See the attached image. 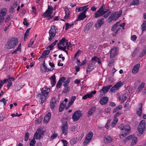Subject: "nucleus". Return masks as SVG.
Segmentation results:
<instances>
[{"instance_id": "31", "label": "nucleus", "mask_w": 146, "mask_h": 146, "mask_svg": "<svg viewBox=\"0 0 146 146\" xmlns=\"http://www.w3.org/2000/svg\"><path fill=\"white\" fill-rule=\"evenodd\" d=\"M50 53V50H44L42 53L41 57L42 58H45L46 55H48Z\"/></svg>"}, {"instance_id": "53", "label": "nucleus", "mask_w": 146, "mask_h": 146, "mask_svg": "<svg viewBox=\"0 0 146 146\" xmlns=\"http://www.w3.org/2000/svg\"><path fill=\"white\" fill-rule=\"evenodd\" d=\"M76 99V97L75 96H72L71 98V99L70 100V102L72 104L74 102V101Z\"/></svg>"}, {"instance_id": "20", "label": "nucleus", "mask_w": 146, "mask_h": 146, "mask_svg": "<svg viewBox=\"0 0 146 146\" xmlns=\"http://www.w3.org/2000/svg\"><path fill=\"white\" fill-rule=\"evenodd\" d=\"M138 106L139 108H137L136 112L137 114L139 116H141L142 114V103H139Z\"/></svg>"}, {"instance_id": "59", "label": "nucleus", "mask_w": 146, "mask_h": 146, "mask_svg": "<svg viewBox=\"0 0 146 146\" xmlns=\"http://www.w3.org/2000/svg\"><path fill=\"white\" fill-rule=\"evenodd\" d=\"M66 78L64 77H62L59 80V81L61 82V83H62L65 80Z\"/></svg>"}, {"instance_id": "60", "label": "nucleus", "mask_w": 146, "mask_h": 146, "mask_svg": "<svg viewBox=\"0 0 146 146\" xmlns=\"http://www.w3.org/2000/svg\"><path fill=\"white\" fill-rule=\"evenodd\" d=\"M22 115V114L21 113L18 114L17 113H16V114L15 113H13L11 115L12 116V117H15L16 116H17L18 117H19L21 116Z\"/></svg>"}, {"instance_id": "42", "label": "nucleus", "mask_w": 146, "mask_h": 146, "mask_svg": "<svg viewBox=\"0 0 146 146\" xmlns=\"http://www.w3.org/2000/svg\"><path fill=\"white\" fill-rule=\"evenodd\" d=\"M42 118L41 116H40L38 119L36 120L35 122L36 124V125H38L42 122Z\"/></svg>"}, {"instance_id": "48", "label": "nucleus", "mask_w": 146, "mask_h": 146, "mask_svg": "<svg viewBox=\"0 0 146 146\" xmlns=\"http://www.w3.org/2000/svg\"><path fill=\"white\" fill-rule=\"evenodd\" d=\"M8 101L7 100H6L5 98H3V99H1L0 101V104L3 102L4 103L3 106H5L7 103V102Z\"/></svg>"}, {"instance_id": "2", "label": "nucleus", "mask_w": 146, "mask_h": 146, "mask_svg": "<svg viewBox=\"0 0 146 146\" xmlns=\"http://www.w3.org/2000/svg\"><path fill=\"white\" fill-rule=\"evenodd\" d=\"M57 46L58 49L60 50H65V48L67 47V50H68V47L69 46L68 44V40L65 37H63L59 40Z\"/></svg>"}, {"instance_id": "41", "label": "nucleus", "mask_w": 146, "mask_h": 146, "mask_svg": "<svg viewBox=\"0 0 146 146\" xmlns=\"http://www.w3.org/2000/svg\"><path fill=\"white\" fill-rule=\"evenodd\" d=\"M46 96H42V95H40V104H42L43 103L45 102V100L46 99Z\"/></svg>"}, {"instance_id": "36", "label": "nucleus", "mask_w": 146, "mask_h": 146, "mask_svg": "<svg viewBox=\"0 0 146 146\" xmlns=\"http://www.w3.org/2000/svg\"><path fill=\"white\" fill-rule=\"evenodd\" d=\"M122 108V106L119 105L114 109L113 111V113H115L118 111L121 110Z\"/></svg>"}, {"instance_id": "55", "label": "nucleus", "mask_w": 146, "mask_h": 146, "mask_svg": "<svg viewBox=\"0 0 146 146\" xmlns=\"http://www.w3.org/2000/svg\"><path fill=\"white\" fill-rule=\"evenodd\" d=\"M92 25V23H88L86 25V29H89L91 27Z\"/></svg>"}, {"instance_id": "22", "label": "nucleus", "mask_w": 146, "mask_h": 146, "mask_svg": "<svg viewBox=\"0 0 146 146\" xmlns=\"http://www.w3.org/2000/svg\"><path fill=\"white\" fill-rule=\"evenodd\" d=\"M104 19L102 18L100 20H98L97 23L95 25V27L96 28H99L100 27L104 24Z\"/></svg>"}, {"instance_id": "50", "label": "nucleus", "mask_w": 146, "mask_h": 146, "mask_svg": "<svg viewBox=\"0 0 146 146\" xmlns=\"http://www.w3.org/2000/svg\"><path fill=\"white\" fill-rule=\"evenodd\" d=\"M129 102H126L124 105V108L126 110H129Z\"/></svg>"}, {"instance_id": "51", "label": "nucleus", "mask_w": 146, "mask_h": 146, "mask_svg": "<svg viewBox=\"0 0 146 146\" xmlns=\"http://www.w3.org/2000/svg\"><path fill=\"white\" fill-rule=\"evenodd\" d=\"M77 141L76 138H74L71 139L70 141V144L72 145H73L75 144Z\"/></svg>"}, {"instance_id": "47", "label": "nucleus", "mask_w": 146, "mask_h": 146, "mask_svg": "<svg viewBox=\"0 0 146 146\" xmlns=\"http://www.w3.org/2000/svg\"><path fill=\"white\" fill-rule=\"evenodd\" d=\"M36 143V141L34 139H32L30 142L29 145L30 146H34Z\"/></svg>"}, {"instance_id": "15", "label": "nucleus", "mask_w": 146, "mask_h": 146, "mask_svg": "<svg viewBox=\"0 0 146 146\" xmlns=\"http://www.w3.org/2000/svg\"><path fill=\"white\" fill-rule=\"evenodd\" d=\"M117 48L116 47H114L112 48L110 52V58H114L117 54Z\"/></svg>"}, {"instance_id": "29", "label": "nucleus", "mask_w": 146, "mask_h": 146, "mask_svg": "<svg viewBox=\"0 0 146 146\" xmlns=\"http://www.w3.org/2000/svg\"><path fill=\"white\" fill-rule=\"evenodd\" d=\"M134 136V135H130L127 137H126L123 140L124 143H125L126 142L132 139L133 138V136Z\"/></svg>"}, {"instance_id": "3", "label": "nucleus", "mask_w": 146, "mask_h": 146, "mask_svg": "<svg viewBox=\"0 0 146 146\" xmlns=\"http://www.w3.org/2000/svg\"><path fill=\"white\" fill-rule=\"evenodd\" d=\"M18 40L16 38H13L8 40L5 45L6 48L8 49H11L14 48L17 44Z\"/></svg>"}, {"instance_id": "56", "label": "nucleus", "mask_w": 146, "mask_h": 146, "mask_svg": "<svg viewBox=\"0 0 146 146\" xmlns=\"http://www.w3.org/2000/svg\"><path fill=\"white\" fill-rule=\"evenodd\" d=\"M139 52V50L136 48L132 54V56H134L135 55Z\"/></svg>"}, {"instance_id": "28", "label": "nucleus", "mask_w": 146, "mask_h": 146, "mask_svg": "<svg viewBox=\"0 0 146 146\" xmlns=\"http://www.w3.org/2000/svg\"><path fill=\"white\" fill-rule=\"evenodd\" d=\"M96 109V108L95 107H93L91 108L90 110L88 111V117H90L94 113Z\"/></svg>"}, {"instance_id": "17", "label": "nucleus", "mask_w": 146, "mask_h": 146, "mask_svg": "<svg viewBox=\"0 0 146 146\" xmlns=\"http://www.w3.org/2000/svg\"><path fill=\"white\" fill-rule=\"evenodd\" d=\"M56 100L54 98H52L50 104V108L53 110L56 106Z\"/></svg>"}, {"instance_id": "34", "label": "nucleus", "mask_w": 146, "mask_h": 146, "mask_svg": "<svg viewBox=\"0 0 146 146\" xmlns=\"http://www.w3.org/2000/svg\"><path fill=\"white\" fill-rule=\"evenodd\" d=\"M95 62H94V63H95ZM92 64H89L88 66V68L89 69H90V70H89V72H90L94 68V66L93 65V64L94 63V62L92 61ZM88 70H87V73L88 72Z\"/></svg>"}, {"instance_id": "54", "label": "nucleus", "mask_w": 146, "mask_h": 146, "mask_svg": "<svg viewBox=\"0 0 146 146\" xmlns=\"http://www.w3.org/2000/svg\"><path fill=\"white\" fill-rule=\"evenodd\" d=\"M45 132V131H41H41L39 133H38L39 135V137L38 138L39 139H40V138L42 136V135H43Z\"/></svg>"}, {"instance_id": "26", "label": "nucleus", "mask_w": 146, "mask_h": 146, "mask_svg": "<svg viewBox=\"0 0 146 146\" xmlns=\"http://www.w3.org/2000/svg\"><path fill=\"white\" fill-rule=\"evenodd\" d=\"M66 105V103H64V101H62L60 104L59 108V111L61 112L62 111Z\"/></svg>"}, {"instance_id": "23", "label": "nucleus", "mask_w": 146, "mask_h": 146, "mask_svg": "<svg viewBox=\"0 0 146 146\" xmlns=\"http://www.w3.org/2000/svg\"><path fill=\"white\" fill-rule=\"evenodd\" d=\"M112 141V139L109 136H107L105 137L104 139V141L105 143L108 144L109 143Z\"/></svg>"}, {"instance_id": "40", "label": "nucleus", "mask_w": 146, "mask_h": 146, "mask_svg": "<svg viewBox=\"0 0 146 146\" xmlns=\"http://www.w3.org/2000/svg\"><path fill=\"white\" fill-rule=\"evenodd\" d=\"M74 25L73 22L71 23V24H69L68 23H67L65 24L66 29L65 30H67L68 29L70 28L72 26Z\"/></svg>"}, {"instance_id": "7", "label": "nucleus", "mask_w": 146, "mask_h": 146, "mask_svg": "<svg viewBox=\"0 0 146 146\" xmlns=\"http://www.w3.org/2000/svg\"><path fill=\"white\" fill-rule=\"evenodd\" d=\"M122 11L121 10L118 12L112 13L108 19L109 22L112 21L116 20L118 19L121 15Z\"/></svg>"}, {"instance_id": "62", "label": "nucleus", "mask_w": 146, "mask_h": 146, "mask_svg": "<svg viewBox=\"0 0 146 146\" xmlns=\"http://www.w3.org/2000/svg\"><path fill=\"white\" fill-rule=\"evenodd\" d=\"M127 97L126 96V94H123V95L122 100L121 101H122V102H124L126 99Z\"/></svg>"}, {"instance_id": "16", "label": "nucleus", "mask_w": 146, "mask_h": 146, "mask_svg": "<svg viewBox=\"0 0 146 146\" xmlns=\"http://www.w3.org/2000/svg\"><path fill=\"white\" fill-rule=\"evenodd\" d=\"M96 91L94 90L93 92H91L90 93H87L86 95L83 96L82 97V99L85 100L87 98H91L92 97L93 94H95L96 93Z\"/></svg>"}, {"instance_id": "35", "label": "nucleus", "mask_w": 146, "mask_h": 146, "mask_svg": "<svg viewBox=\"0 0 146 146\" xmlns=\"http://www.w3.org/2000/svg\"><path fill=\"white\" fill-rule=\"evenodd\" d=\"M69 12L70 11L68 9H65V13L66 14L65 16H64V19H68L69 17Z\"/></svg>"}, {"instance_id": "37", "label": "nucleus", "mask_w": 146, "mask_h": 146, "mask_svg": "<svg viewBox=\"0 0 146 146\" xmlns=\"http://www.w3.org/2000/svg\"><path fill=\"white\" fill-rule=\"evenodd\" d=\"M41 130L42 129L41 127L39 128L37 130L35 134V135L33 139L35 138V139H37L38 138V133H39Z\"/></svg>"}, {"instance_id": "25", "label": "nucleus", "mask_w": 146, "mask_h": 146, "mask_svg": "<svg viewBox=\"0 0 146 146\" xmlns=\"http://www.w3.org/2000/svg\"><path fill=\"white\" fill-rule=\"evenodd\" d=\"M58 42L57 40H55V41L51 45L48 46L47 48V49L48 50H50L54 48V46L55 45L56 43Z\"/></svg>"}, {"instance_id": "61", "label": "nucleus", "mask_w": 146, "mask_h": 146, "mask_svg": "<svg viewBox=\"0 0 146 146\" xmlns=\"http://www.w3.org/2000/svg\"><path fill=\"white\" fill-rule=\"evenodd\" d=\"M61 141L63 143V146H67V142L66 140L62 139Z\"/></svg>"}, {"instance_id": "8", "label": "nucleus", "mask_w": 146, "mask_h": 146, "mask_svg": "<svg viewBox=\"0 0 146 146\" xmlns=\"http://www.w3.org/2000/svg\"><path fill=\"white\" fill-rule=\"evenodd\" d=\"M82 111L78 110L76 111L72 115V119L74 121L78 120L82 117Z\"/></svg>"}, {"instance_id": "11", "label": "nucleus", "mask_w": 146, "mask_h": 146, "mask_svg": "<svg viewBox=\"0 0 146 146\" xmlns=\"http://www.w3.org/2000/svg\"><path fill=\"white\" fill-rule=\"evenodd\" d=\"M93 135V133L91 132H90L86 136V137L84 142L83 144L84 146L87 145L90 141L91 140Z\"/></svg>"}, {"instance_id": "10", "label": "nucleus", "mask_w": 146, "mask_h": 146, "mask_svg": "<svg viewBox=\"0 0 146 146\" xmlns=\"http://www.w3.org/2000/svg\"><path fill=\"white\" fill-rule=\"evenodd\" d=\"M7 9L4 8L0 10V25L3 22L5 19L4 16L6 15Z\"/></svg>"}, {"instance_id": "43", "label": "nucleus", "mask_w": 146, "mask_h": 146, "mask_svg": "<svg viewBox=\"0 0 146 146\" xmlns=\"http://www.w3.org/2000/svg\"><path fill=\"white\" fill-rule=\"evenodd\" d=\"M139 0H133L130 4V5H137L139 4Z\"/></svg>"}, {"instance_id": "1", "label": "nucleus", "mask_w": 146, "mask_h": 146, "mask_svg": "<svg viewBox=\"0 0 146 146\" xmlns=\"http://www.w3.org/2000/svg\"><path fill=\"white\" fill-rule=\"evenodd\" d=\"M118 128L121 131L120 132L119 135V138H123L129 134V131L130 130V127L128 125H124L122 124L118 126Z\"/></svg>"}, {"instance_id": "49", "label": "nucleus", "mask_w": 146, "mask_h": 146, "mask_svg": "<svg viewBox=\"0 0 146 146\" xmlns=\"http://www.w3.org/2000/svg\"><path fill=\"white\" fill-rule=\"evenodd\" d=\"M58 134L57 133H54L50 137V140H52L55 139L57 137Z\"/></svg>"}, {"instance_id": "39", "label": "nucleus", "mask_w": 146, "mask_h": 146, "mask_svg": "<svg viewBox=\"0 0 146 146\" xmlns=\"http://www.w3.org/2000/svg\"><path fill=\"white\" fill-rule=\"evenodd\" d=\"M70 82V79L69 78H68L66 81L64 82L63 85L64 86V87H66L68 86Z\"/></svg>"}, {"instance_id": "45", "label": "nucleus", "mask_w": 146, "mask_h": 146, "mask_svg": "<svg viewBox=\"0 0 146 146\" xmlns=\"http://www.w3.org/2000/svg\"><path fill=\"white\" fill-rule=\"evenodd\" d=\"M29 133L28 132H27L25 133L24 139V140L25 141H28V139L29 137Z\"/></svg>"}, {"instance_id": "21", "label": "nucleus", "mask_w": 146, "mask_h": 146, "mask_svg": "<svg viewBox=\"0 0 146 146\" xmlns=\"http://www.w3.org/2000/svg\"><path fill=\"white\" fill-rule=\"evenodd\" d=\"M140 66V64L139 63L136 64L132 70V73L134 74L137 73L138 72Z\"/></svg>"}, {"instance_id": "4", "label": "nucleus", "mask_w": 146, "mask_h": 146, "mask_svg": "<svg viewBox=\"0 0 146 146\" xmlns=\"http://www.w3.org/2000/svg\"><path fill=\"white\" fill-rule=\"evenodd\" d=\"M48 9L42 15L43 17L46 18L47 20H49L53 17V16L52 15V13L53 8L51 6L48 5Z\"/></svg>"}, {"instance_id": "38", "label": "nucleus", "mask_w": 146, "mask_h": 146, "mask_svg": "<svg viewBox=\"0 0 146 146\" xmlns=\"http://www.w3.org/2000/svg\"><path fill=\"white\" fill-rule=\"evenodd\" d=\"M142 31L146 30V21H143V24L141 25Z\"/></svg>"}, {"instance_id": "30", "label": "nucleus", "mask_w": 146, "mask_h": 146, "mask_svg": "<svg viewBox=\"0 0 146 146\" xmlns=\"http://www.w3.org/2000/svg\"><path fill=\"white\" fill-rule=\"evenodd\" d=\"M7 77L8 78V79H6L4 80L3 81V82H2V83H3L4 84L5 83L8 81H12L15 79L14 78H12L9 75L8 76H7Z\"/></svg>"}, {"instance_id": "24", "label": "nucleus", "mask_w": 146, "mask_h": 146, "mask_svg": "<svg viewBox=\"0 0 146 146\" xmlns=\"http://www.w3.org/2000/svg\"><path fill=\"white\" fill-rule=\"evenodd\" d=\"M51 84H52V87L54 86L56 82L55 76L53 75L50 78Z\"/></svg>"}, {"instance_id": "52", "label": "nucleus", "mask_w": 146, "mask_h": 146, "mask_svg": "<svg viewBox=\"0 0 146 146\" xmlns=\"http://www.w3.org/2000/svg\"><path fill=\"white\" fill-rule=\"evenodd\" d=\"M31 28H29L27 29L26 31V32L24 34L25 38H27V36L28 35L29 32L31 29Z\"/></svg>"}, {"instance_id": "63", "label": "nucleus", "mask_w": 146, "mask_h": 146, "mask_svg": "<svg viewBox=\"0 0 146 146\" xmlns=\"http://www.w3.org/2000/svg\"><path fill=\"white\" fill-rule=\"evenodd\" d=\"M131 38L132 40L134 41L136 40L137 36L135 35H134L131 36Z\"/></svg>"}, {"instance_id": "6", "label": "nucleus", "mask_w": 146, "mask_h": 146, "mask_svg": "<svg viewBox=\"0 0 146 146\" xmlns=\"http://www.w3.org/2000/svg\"><path fill=\"white\" fill-rule=\"evenodd\" d=\"M145 120H141L140 122L137 127L138 133L137 134L138 136H140L143 133L145 128Z\"/></svg>"}, {"instance_id": "57", "label": "nucleus", "mask_w": 146, "mask_h": 146, "mask_svg": "<svg viewBox=\"0 0 146 146\" xmlns=\"http://www.w3.org/2000/svg\"><path fill=\"white\" fill-rule=\"evenodd\" d=\"M50 119L47 117H45L44 119L43 122L44 123H47L49 121Z\"/></svg>"}, {"instance_id": "14", "label": "nucleus", "mask_w": 146, "mask_h": 146, "mask_svg": "<svg viewBox=\"0 0 146 146\" xmlns=\"http://www.w3.org/2000/svg\"><path fill=\"white\" fill-rule=\"evenodd\" d=\"M88 8H87L83 12L80 13L78 16V19L76 20V21L83 20L86 17V13L88 10Z\"/></svg>"}, {"instance_id": "64", "label": "nucleus", "mask_w": 146, "mask_h": 146, "mask_svg": "<svg viewBox=\"0 0 146 146\" xmlns=\"http://www.w3.org/2000/svg\"><path fill=\"white\" fill-rule=\"evenodd\" d=\"M115 61L114 59L110 61L109 63L108 66H112V64H113Z\"/></svg>"}, {"instance_id": "44", "label": "nucleus", "mask_w": 146, "mask_h": 146, "mask_svg": "<svg viewBox=\"0 0 146 146\" xmlns=\"http://www.w3.org/2000/svg\"><path fill=\"white\" fill-rule=\"evenodd\" d=\"M145 85V84L143 83H141L137 89L138 92H139L140 90H141L144 87Z\"/></svg>"}, {"instance_id": "19", "label": "nucleus", "mask_w": 146, "mask_h": 146, "mask_svg": "<svg viewBox=\"0 0 146 146\" xmlns=\"http://www.w3.org/2000/svg\"><path fill=\"white\" fill-rule=\"evenodd\" d=\"M42 91L39 94L40 95L44 96H47L50 91V89H46V88H43L42 89Z\"/></svg>"}, {"instance_id": "33", "label": "nucleus", "mask_w": 146, "mask_h": 146, "mask_svg": "<svg viewBox=\"0 0 146 146\" xmlns=\"http://www.w3.org/2000/svg\"><path fill=\"white\" fill-rule=\"evenodd\" d=\"M49 34L50 38L48 40L50 41H51L55 36L56 33L53 32L51 33L50 31L49 32Z\"/></svg>"}, {"instance_id": "46", "label": "nucleus", "mask_w": 146, "mask_h": 146, "mask_svg": "<svg viewBox=\"0 0 146 146\" xmlns=\"http://www.w3.org/2000/svg\"><path fill=\"white\" fill-rule=\"evenodd\" d=\"M66 87V88L62 91V93H64L66 94L68 92L70 89V87L69 86H67Z\"/></svg>"}, {"instance_id": "5", "label": "nucleus", "mask_w": 146, "mask_h": 146, "mask_svg": "<svg viewBox=\"0 0 146 146\" xmlns=\"http://www.w3.org/2000/svg\"><path fill=\"white\" fill-rule=\"evenodd\" d=\"M109 10L108 8H106L105 7H104L103 5H102L95 13L94 17L95 18H97L102 16L108 12Z\"/></svg>"}, {"instance_id": "32", "label": "nucleus", "mask_w": 146, "mask_h": 146, "mask_svg": "<svg viewBox=\"0 0 146 146\" xmlns=\"http://www.w3.org/2000/svg\"><path fill=\"white\" fill-rule=\"evenodd\" d=\"M58 29L56 28V26L55 25H53L50 28L49 31L50 32H53L55 33H56Z\"/></svg>"}, {"instance_id": "27", "label": "nucleus", "mask_w": 146, "mask_h": 146, "mask_svg": "<svg viewBox=\"0 0 146 146\" xmlns=\"http://www.w3.org/2000/svg\"><path fill=\"white\" fill-rule=\"evenodd\" d=\"M132 141L131 142L130 146H133L136 144L137 142V138L136 137L133 136V138L132 139Z\"/></svg>"}, {"instance_id": "9", "label": "nucleus", "mask_w": 146, "mask_h": 146, "mask_svg": "<svg viewBox=\"0 0 146 146\" xmlns=\"http://www.w3.org/2000/svg\"><path fill=\"white\" fill-rule=\"evenodd\" d=\"M123 82L121 81H119L112 87L110 89V91L113 92H115L116 90H118L123 85Z\"/></svg>"}, {"instance_id": "58", "label": "nucleus", "mask_w": 146, "mask_h": 146, "mask_svg": "<svg viewBox=\"0 0 146 146\" xmlns=\"http://www.w3.org/2000/svg\"><path fill=\"white\" fill-rule=\"evenodd\" d=\"M62 84V83H61L59 81H58L56 85V87L57 88H60Z\"/></svg>"}, {"instance_id": "13", "label": "nucleus", "mask_w": 146, "mask_h": 146, "mask_svg": "<svg viewBox=\"0 0 146 146\" xmlns=\"http://www.w3.org/2000/svg\"><path fill=\"white\" fill-rule=\"evenodd\" d=\"M112 85H110L106 86H104L102 87V89H101L99 91L100 94V96H102L104 94L107 93L109 90L112 87Z\"/></svg>"}, {"instance_id": "18", "label": "nucleus", "mask_w": 146, "mask_h": 146, "mask_svg": "<svg viewBox=\"0 0 146 146\" xmlns=\"http://www.w3.org/2000/svg\"><path fill=\"white\" fill-rule=\"evenodd\" d=\"M108 98L107 97H104L102 98L100 100L99 102L102 105H106L108 102Z\"/></svg>"}, {"instance_id": "12", "label": "nucleus", "mask_w": 146, "mask_h": 146, "mask_svg": "<svg viewBox=\"0 0 146 146\" xmlns=\"http://www.w3.org/2000/svg\"><path fill=\"white\" fill-rule=\"evenodd\" d=\"M61 129L62 130V134H64V135H65L67 134L68 131V123L67 121L65 123H63L61 127Z\"/></svg>"}]
</instances>
